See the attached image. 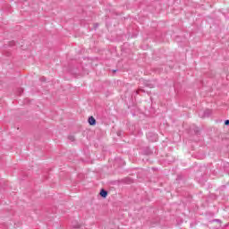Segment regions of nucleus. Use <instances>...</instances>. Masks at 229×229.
I'll list each match as a JSON object with an SVG mask.
<instances>
[{
  "label": "nucleus",
  "mask_w": 229,
  "mask_h": 229,
  "mask_svg": "<svg viewBox=\"0 0 229 229\" xmlns=\"http://www.w3.org/2000/svg\"><path fill=\"white\" fill-rule=\"evenodd\" d=\"M10 46H15V41L10 42Z\"/></svg>",
  "instance_id": "1a4fd4ad"
},
{
  "label": "nucleus",
  "mask_w": 229,
  "mask_h": 229,
  "mask_svg": "<svg viewBox=\"0 0 229 229\" xmlns=\"http://www.w3.org/2000/svg\"><path fill=\"white\" fill-rule=\"evenodd\" d=\"M68 139H69V140L72 141V140H74V136H69Z\"/></svg>",
  "instance_id": "423d86ee"
},
{
  "label": "nucleus",
  "mask_w": 229,
  "mask_h": 229,
  "mask_svg": "<svg viewBox=\"0 0 229 229\" xmlns=\"http://www.w3.org/2000/svg\"><path fill=\"white\" fill-rule=\"evenodd\" d=\"M88 123L90 126H96V118H94V116H90Z\"/></svg>",
  "instance_id": "f03ea898"
},
{
  "label": "nucleus",
  "mask_w": 229,
  "mask_h": 229,
  "mask_svg": "<svg viewBox=\"0 0 229 229\" xmlns=\"http://www.w3.org/2000/svg\"><path fill=\"white\" fill-rule=\"evenodd\" d=\"M211 114H212V110H210V109H206L203 112V114H201V113H199L200 117H210Z\"/></svg>",
  "instance_id": "f257e3e1"
},
{
  "label": "nucleus",
  "mask_w": 229,
  "mask_h": 229,
  "mask_svg": "<svg viewBox=\"0 0 229 229\" xmlns=\"http://www.w3.org/2000/svg\"><path fill=\"white\" fill-rule=\"evenodd\" d=\"M22 92H24V89H23L22 88H20V89H18V94H19V96H21V95L22 94Z\"/></svg>",
  "instance_id": "39448f33"
},
{
  "label": "nucleus",
  "mask_w": 229,
  "mask_h": 229,
  "mask_svg": "<svg viewBox=\"0 0 229 229\" xmlns=\"http://www.w3.org/2000/svg\"><path fill=\"white\" fill-rule=\"evenodd\" d=\"M225 126H229V120H225Z\"/></svg>",
  "instance_id": "0eeeda50"
},
{
  "label": "nucleus",
  "mask_w": 229,
  "mask_h": 229,
  "mask_svg": "<svg viewBox=\"0 0 229 229\" xmlns=\"http://www.w3.org/2000/svg\"><path fill=\"white\" fill-rule=\"evenodd\" d=\"M40 81H46V77H41Z\"/></svg>",
  "instance_id": "6e6552de"
},
{
  "label": "nucleus",
  "mask_w": 229,
  "mask_h": 229,
  "mask_svg": "<svg viewBox=\"0 0 229 229\" xmlns=\"http://www.w3.org/2000/svg\"><path fill=\"white\" fill-rule=\"evenodd\" d=\"M100 196H101V198H106V196H108V191H106V190H104V189H102L101 191H100Z\"/></svg>",
  "instance_id": "7ed1b4c3"
},
{
  "label": "nucleus",
  "mask_w": 229,
  "mask_h": 229,
  "mask_svg": "<svg viewBox=\"0 0 229 229\" xmlns=\"http://www.w3.org/2000/svg\"><path fill=\"white\" fill-rule=\"evenodd\" d=\"M117 136H118V137H121V131H118V132H117Z\"/></svg>",
  "instance_id": "9d476101"
},
{
  "label": "nucleus",
  "mask_w": 229,
  "mask_h": 229,
  "mask_svg": "<svg viewBox=\"0 0 229 229\" xmlns=\"http://www.w3.org/2000/svg\"><path fill=\"white\" fill-rule=\"evenodd\" d=\"M194 132H195L196 135H199V128L196 127L194 129Z\"/></svg>",
  "instance_id": "20e7f679"
},
{
  "label": "nucleus",
  "mask_w": 229,
  "mask_h": 229,
  "mask_svg": "<svg viewBox=\"0 0 229 229\" xmlns=\"http://www.w3.org/2000/svg\"><path fill=\"white\" fill-rule=\"evenodd\" d=\"M154 137H155V140H157V136L155 135Z\"/></svg>",
  "instance_id": "9b49d317"
}]
</instances>
